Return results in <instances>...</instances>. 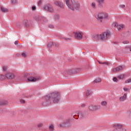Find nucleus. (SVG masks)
I'll use <instances>...</instances> for the list:
<instances>
[{
	"label": "nucleus",
	"mask_w": 131,
	"mask_h": 131,
	"mask_svg": "<svg viewBox=\"0 0 131 131\" xmlns=\"http://www.w3.org/2000/svg\"><path fill=\"white\" fill-rule=\"evenodd\" d=\"M127 95L126 93H124L122 96H121L119 98V101L120 102H124V101H125L126 99H127Z\"/></svg>",
	"instance_id": "obj_16"
},
{
	"label": "nucleus",
	"mask_w": 131,
	"mask_h": 131,
	"mask_svg": "<svg viewBox=\"0 0 131 131\" xmlns=\"http://www.w3.org/2000/svg\"><path fill=\"white\" fill-rule=\"evenodd\" d=\"M5 77L8 79H13V78H15V75L12 73H7Z\"/></svg>",
	"instance_id": "obj_13"
},
{
	"label": "nucleus",
	"mask_w": 131,
	"mask_h": 131,
	"mask_svg": "<svg viewBox=\"0 0 131 131\" xmlns=\"http://www.w3.org/2000/svg\"><path fill=\"white\" fill-rule=\"evenodd\" d=\"M41 126H42V123H40L38 125V127L39 128L40 127H41Z\"/></svg>",
	"instance_id": "obj_42"
},
{
	"label": "nucleus",
	"mask_w": 131,
	"mask_h": 131,
	"mask_svg": "<svg viewBox=\"0 0 131 131\" xmlns=\"http://www.w3.org/2000/svg\"><path fill=\"white\" fill-rule=\"evenodd\" d=\"M123 91H124V92L129 93V89L128 88H123Z\"/></svg>",
	"instance_id": "obj_33"
},
{
	"label": "nucleus",
	"mask_w": 131,
	"mask_h": 131,
	"mask_svg": "<svg viewBox=\"0 0 131 131\" xmlns=\"http://www.w3.org/2000/svg\"><path fill=\"white\" fill-rule=\"evenodd\" d=\"M7 69H8V67H6V66L3 67V70H4V71H7Z\"/></svg>",
	"instance_id": "obj_39"
},
{
	"label": "nucleus",
	"mask_w": 131,
	"mask_h": 131,
	"mask_svg": "<svg viewBox=\"0 0 131 131\" xmlns=\"http://www.w3.org/2000/svg\"><path fill=\"white\" fill-rule=\"evenodd\" d=\"M48 27H49V28H51V29L54 28V25H49L48 26Z\"/></svg>",
	"instance_id": "obj_40"
},
{
	"label": "nucleus",
	"mask_w": 131,
	"mask_h": 131,
	"mask_svg": "<svg viewBox=\"0 0 131 131\" xmlns=\"http://www.w3.org/2000/svg\"><path fill=\"white\" fill-rule=\"evenodd\" d=\"M75 38L78 39V40H81L83 36V32L80 31H75L74 32Z\"/></svg>",
	"instance_id": "obj_8"
},
{
	"label": "nucleus",
	"mask_w": 131,
	"mask_h": 131,
	"mask_svg": "<svg viewBox=\"0 0 131 131\" xmlns=\"http://www.w3.org/2000/svg\"><path fill=\"white\" fill-rule=\"evenodd\" d=\"M125 49H129V51L130 52L131 51V47H125Z\"/></svg>",
	"instance_id": "obj_43"
},
{
	"label": "nucleus",
	"mask_w": 131,
	"mask_h": 131,
	"mask_svg": "<svg viewBox=\"0 0 131 131\" xmlns=\"http://www.w3.org/2000/svg\"><path fill=\"white\" fill-rule=\"evenodd\" d=\"M81 70V69L78 68V69H73L72 70H66V73H63V74L64 75H66L68 74H74L75 73H78Z\"/></svg>",
	"instance_id": "obj_6"
},
{
	"label": "nucleus",
	"mask_w": 131,
	"mask_h": 131,
	"mask_svg": "<svg viewBox=\"0 0 131 131\" xmlns=\"http://www.w3.org/2000/svg\"><path fill=\"white\" fill-rule=\"evenodd\" d=\"M91 95V91L90 90H87L86 91V97H89V96Z\"/></svg>",
	"instance_id": "obj_32"
},
{
	"label": "nucleus",
	"mask_w": 131,
	"mask_h": 131,
	"mask_svg": "<svg viewBox=\"0 0 131 131\" xmlns=\"http://www.w3.org/2000/svg\"><path fill=\"white\" fill-rule=\"evenodd\" d=\"M35 19L36 20V21H39L40 20V18H39V15H37V16L35 17Z\"/></svg>",
	"instance_id": "obj_34"
},
{
	"label": "nucleus",
	"mask_w": 131,
	"mask_h": 131,
	"mask_svg": "<svg viewBox=\"0 0 131 131\" xmlns=\"http://www.w3.org/2000/svg\"><path fill=\"white\" fill-rule=\"evenodd\" d=\"M78 117H80V118H84V117H86V114L85 113L79 112Z\"/></svg>",
	"instance_id": "obj_17"
},
{
	"label": "nucleus",
	"mask_w": 131,
	"mask_h": 131,
	"mask_svg": "<svg viewBox=\"0 0 131 131\" xmlns=\"http://www.w3.org/2000/svg\"><path fill=\"white\" fill-rule=\"evenodd\" d=\"M32 9L33 11H35V10L36 9V7H35V6H33Z\"/></svg>",
	"instance_id": "obj_44"
},
{
	"label": "nucleus",
	"mask_w": 131,
	"mask_h": 131,
	"mask_svg": "<svg viewBox=\"0 0 131 131\" xmlns=\"http://www.w3.org/2000/svg\"><path fill=\"white\" fill-rule=\"evenodd\" d=\"M38 4H39V5L40 4H41V1H39V2H38Z\"/></svg>",
	"instance_id": "obj_49"
},
{
	"label": "nucleus",
	"mask_w": 131,
	"mask_h": 131,
	"mask_svg": "<svg viewBox=\"0 0 131 131\" xmlns=\"http://www.w3.org/2000/svg\"><path fill=\"white\" fill-rule=\"evenodd\" d=\"M93 38L94 40H99V39H100V35L96 34L94 36Z\"/></svg>",
	"instance_id": "obj_20"
},
{
	"label": "nucleus",
	"mask_w": 131,
	"mask_h": 131,
	"mask_svg": "<svg viewBox=\"0 0 131 131\" xmlns=\"http://www.w3.org/2000/svg\"><path fill=\"white\" fill-rule=\"evenodd\" d=\"M14 45H18V41H15L14 42Z\"/></svg>",
	"instance_id": "obj_46"
},
{
	"label": "nucleus",
	"mask_w": 131,
	"mask_h": 131,
	"mask_svg": "<svg viewBox=\"0 0 131 131\" xmlns=\"http://www.w3.org/2000/svg\"><path fill=\"white\" fill-rule=\"evenodd\" d=\"M49 129L50 131H54V125L52 124L50 126H49Z\"/></svg>",
	"instance_id": "obj_26"
},
{
	"label": "nucleus",
	"mask_w": 131,
	"mask_h": 131,
	"mask_svg": "<svg viewBox=\"0 0 131 131\" xmlns=\"http://www.w3.org/2000/svg\"><path fill=\"white\" fill-rule=\"evenodd\" d=\"M107 17H108V16L107 15V14L103 12H100L98 13L97 15V17H96V18L98 19V20H100L101 22H102V20H103V19H105Z\"/></svg>",
	"instance_id": "obj_9"
},
{
	"label": "nucleus",
	"mask_w": 131,
	"mask_h": 131,
	"mask_svg": "<svg viewBox=\"0 0 131 131\" xmlns=\"http://www.w3.org/2000/svg\"><path fill=\"white\" fill-rule=\"evenodd\" d=\"M55 20H59V19H60V16H59V15L55 16Z\"/></svg>",
	"instance_id": "obj_37"
},
{
	"label": "nucleus",
	"mask_w": 131,
	"mask_h": 131,
	"mask_svg": "<svg viewBox=\"0 0 131 131\" xmlns=\"http://www.w3.org/2000/svg\"><path fill=\"white\" fill-rule=\"evenodd\" d=\"M81 106L82 107H85V104H83L81 105Z\"/></svg>",
	"instance_id": "obj_48"
},
{
	"label": "nucleus",
	"mask_w": 131,
	"mask_h": 131,
	"mask_svg": "<svg viewBox=\"0 0 131 131\" xmlns=\"http://www.w3.org/2000/svg\"><path fill=\"white\" fill-rule=\"evenodd\" d=\"M118 78H119L120 79H121V78H122V76H119L118 77Z\"/></svg>",
	"instance_id": "obj_47"
},
{
	"label": "nucleus",
	"mask_w": 131,
	"mask_h": 131,
	"mask_svg": "<svg viewBox=\"0 0 131 131\" xmlns=\"http://www.w3.org/2000/svg\"><path fill=\"white\" fill-rule=\"evenodd\" d=\"M1 10L2 11V12L3 13H6L7 12H8V9H7V8H4V7H1Z\"/></svg>",
	"instance_id": "obj_27"
},
{
	"label": "nucleus",
	"mask_w": 131,
	"mask_h": 131,
	"mask_svg": "<svg viewBox=\"0 0 131 131\" xmlns=\"http://www.w3.org/2000/svg\"><path fill=\"white\" fill-rule=\"evenodd\" d=\"M111 36V33L109 31H107L100 34L99 39L100 40H107L108 38H110Z\"/></svg>",
	"instance_id": "obj_3"
},
{
	"label": "nucleus",
	"mask_w": 131,
	"mask_h": 131,
	"mask_svg": "<svg viewBox=\"0 0 131 131\" xmlns=\"http://www.w3.org/2000/svg\"><path fill=\"white\" fill-rule=\"evenodd\" d=\"M113 81H114L115 82H117V81H118V79L116 77H114Z\"/></svg>",
	"instance_id": "obj_36"
},
{
	"label": "nucleus",
	"mask_w": 131,
	"mask_h": 131,
	"mask_svg": "<svg viewBox=\"0 0 131 131\" xmlns=\"http://www.w3.org/2000/svg\"><path fill=\"white\" fill-rule=\"evenodd\" d=\"M97 2V5L99 8H103L104 7V3L105 0H96Z\"/></svg>",
	"instance_id": "obj_15"
},
{
	"label": "nucleus",
	"mask_w": 131,
	"mask_h": 131,
	"mask_svg": "<svg viewBox=\"0 0 131 131\" xmlns=\"http://www.w3.org/2000/svg\"><path fill=\"white\" fill-rule=\"evenodd\" d=\"M113 26L115 27V28H117L118 30H122V29H123L124 27V25L123 24H121L119 25L117 23H115L113 24Z\"/></svg>",
	"instance_id": "obj_12"
},
{
	"label": "nucleus",
	"mask_w": 131,
	"mask_h": 131,
	"mask_svg": "<svg viewBox=\"0 0 131 131\" xmlns=\"http://www.w3.org/2000/svg\"><path fill=\"white\" fill-rule=\"evenodd\" d=\"M94 82L95 83H99V82H101V79L100 78H97L95 80Z\"/></svg>",
	"instance_id": "obj_31"
},
{
	"label": "nucleus",
	"mask_w": 131,
	"mask_h": 131,
	"mask_svg": "<svg viewBox=\"0 0 131 131\" xmlns=\"http://www.w3.org/2000/svg\"><path fill=\"white\" fill-rule=\"evenodd\" d=\"M101 106H103V107H106L107 106V101H103L101 102Z\"/></svg>",
	"instance_id": "obj_23"
},
{
	"label": "nucleus",
	"mask_w": 131,
	"mask_h": 131,
	"mask_svg": "<svg viewBox=\"0 0 131 131\" xmlns=\"http://www.w3.org/2000/svg\"><path fill=\"white\" fill-rule=\"evenodd\" d=\"M59 38L60 39H63V40H66V41H68V40H70V38L65 37L59 36Z\"/></svg>",
	"instance_id": "obj_21"
},
{
	"label": "nucleus",
	"mask_w": 131,
	"mask_h": 131,
	"mask_svg": "<svg viewBox=\"0 0 131 131\" xmlns=\"http://www.w3.org/2000/svg\"><path fill=\"white\" fill-rule=\"evenodd\" d=\"M131 82V79H128L125 81V83H129Z\"/></svg>",
	"instance_id": "obj_35"
},
{
	"label": "nucleus",
	"mask_w": 131,
	"mask_h": 131,
	"mask_svg": "<svg viewBox=\"0 0 131 131\" xmlns=\"http://www.w3.org/2000/svg\"><path fill=\"white\" fill-rule=\"evenodd\" d=\"M23 77L27 78L28 81H36V80H38L39 79V78H35L32 76V75L29 73H24Z\"/></svg>",
	"instance_id": "obj_5"
},
{
	"label": "nucleus",
	"mask_w": 131,
	"mask_h": 131,
	"mask_svg": "<svg viewBox=\"0 0 131 131\" xmlns=\"http://www.w3.org/2000/svg\"><path fill=\"white\" fill-rule=\"evenodd\" d=\"M124 66H121L113 69V72H119V71H122V70H124Z\"/></svg>",
	"instance_id": "obj_14"
},
{
	"label": "nucleus",
	"mask_w": 131,
	"mask_h": 131,
	"mask_svg": "<svg viewBox=\"0 0 131 131\" xmlns=\"http://www.w3.org/2000/svg\"><path fill=\"white\" fill-rule=\"evenodd\" d=\"M8 104V101L6 100H2L0 101V105H3V106H5V105H7Z\"/></svg>",
	"instance_id": "obj_19"
},
{
	"label": "nucleus",
	"mask_w": 131,
	"mask_h": 131,
	"mask_svg": "<svg viewBox=\"0 0 131 131\" xmlns=\"http://www.w3.org/2000/svg\"><path fill=\"white\" fill-rule=\"evenodd\" d=\"M64 2L69 10L73 11L74 9L76 10H79L80 9L79 3L75 1V0H64Z\"/></svg>",
	"instance_id": "obj_1"
},
{
	"label": "nucleus",
	"mask_w": 131,
	"mask_h": 131,
	"mask_svg": "<svg viewBox=\"0 0 131 131\" xmlns=\"http://www.w3.org/2000/svg\"><path fill=\"white\" fill-rule=\"evenodd\" d=\"M97 62H98L99 64H105L106 65H108V66H110V63H109L108 62L105 61L104 62H101V61L98 60Z\"/></svg>",
	"instance_id": "obj_24"
},
{
	"label": "nucleus",
	"mask_w": 131,
	"mask_h": 131,
	"mask_svg": "<svg viewBox=\"0 0 131 131\" xmlns=\"http://www.w3.org/2000/svg\"><path fill=\"white\" fill-rule=\"evenodd\" d=\"M44 9L49 13H53L54 12V8L52 5L48 4L44 6Z\"/></svg>",
	"instance_id": "obj_11"
},
{
	"label": "nucleus",
	"mask_w": 131,
	"mask_h": 131,
	"mask_svg": "<svg viewBox=\"0 0 131 131\" xmlns=\"http://www.w3.org/2000/svg\"><path fill=\"white\" fill-rule=\"evenodd\" d=\"M123 43L124 45H127V43H129V42L128 41H123Z\"/></svg>",
	"instance_id": "obj_38"
},
{
	"label": "nucleus",
	"mask_w": 131,
	"mask_h": 131,
	"mask_svg": "<svg viewBox=\"0 0 131 131\" xmlns=\"http://www.w3.org/2000/svg\"><path fill=\"white\" fill-rule=\"evenodd\" d=\"M6 79V76L5 75L0 74V80H5Z\"/></svg>",
	"instance_id": "obj_25"
},
{
	"label": "nucleus",
	"mask_w": 131,
	"mask_h": 131,
	"mask_svg": "<svg viewBox=\"0 0 131 131\" xmlns=\"http://www.w3.org/2000/svg\"><path fill=\"white\" fill-rule=\"evenodd\" d=\"M12 5H17L18 4V1L17 0H11Z\"/></svg>",
	"instance_id": "obj_28"
},
{
	"label": "nucleus",
	"mask_w": 131,
	"mask_h": 131,
	"mask_svg": "<svg viewBox=\"0 0 131 131\" xmlns=\"http://www.w3.org/2000/svg\"><path fill=\"white\" fill-rule=\"evenodd\" d=\"M59 125L60 127H70L72 124L70 123V119H68L62 124H59Z\"/></svg>",
	"instance_id": "obj_7"
},
{
	"label": "nucleus",
	"mask_w": 131,
	"mask_h": 131,
	"mask_svg": "<svg viewBox=\"0 0 131 131\" xmlns=\"http://www.w3.org/2000/svg\"><path fill=\"white\" fill-rule=\"evenodd\" d=\"M50 100L53 101V103H58L60 102V99L61 97V94L59 92H54L51 93L50 94L48 95Z\"/></svg>",
	"instance_id": "obj_2"
},
{
	"label": "nucleus",
	"mask_w": 131,
	"mask_h": 131,
	"mask_svg": "<svg viewBox=\"0 0 131 131\" xmlns=\"http://www.w3.org/2000/svg\"><path fill=\"white\" fill-rule=\"evenodd\" d=\"M91 8L93 9H97V6L96 5V3L95 2H93L91 4Z\"/></svg>",
	"instance_id": "obj_22"
},
{
	"label": "nucleus",
	"mask_w": 131,
	"mask_h": 131,
	"mask_svg": "<svg viewBox=\"0 0 131 131\" xmlns=\"http://www.w3.org/2000/svg\"><path fill=\"white\" fill-rule=\"evenodd\" d=\"M20 103H21L22 104H24V103H25V100H21L20 101Z\"/></svg>",
	"instance_id": "obj_45"
},
{
	"label": "nucleus",
	"mask_w": 131,
	"mask_h": 131,
	"mask_svg": "<svg viewBox=\"0 0 131 131\" xmlns=\"http://www.w3.org/2000/svg\"><path fill=\"white\" fill-rule=\"evenodd\" d=\"M55 5L56 6H58V7H60V8H64V5H63V3H61L60 2H55Z\"/></svg>",
	"instance_id": "obj_18"
},
{
	"label": "nucleus",
	"mask_w": 131,
	"mask_h": 131,
	"mask_svg": "<svg viewBox=\"0 0 131 131\" xmlns=\"http://www.w3.org/2000/svg\"><path fill=\"white\" fill-rule=\"evenodd\" d=\"M50 104H51V99L49 95L45 96L42 98V105L43 106L48 107V106H50Z\"/></svg>",
	"instance_id": "obj_4"
},
{
	"label": "nucleus",
	"mask_w": 131,
	"mask_h": 131,
	"mask_svg": "<svg viewBox=\"0 0 131 131\" xmlns=\"http://www.w3.org/2000/svg\"><path fill=\"white\" fill-rule=\"evenodd\" d=\"M47 46L48 48H52V47L54 46V43L51 41L49 43V44Z\"/></svg>",
	"instance_id": "obj_30"
},
{
	"label": "nucleus",
	"mask_w": 131,
	"mask_h": 131,
	"mask_svg": "<svg viewBox=\"0 0 131 131\" xmlns=\"http://www.w3.org/2000/svg\"><path fill=\"white\" fill-rule=\"evenodd\" d=\"M88 109L91 112H94V111H97L99 110V109H100V106L93 104H90L88 106Z\"/></svg>",
	"instance_id": "obj_10"
},
{
	"label": "nucleus",
	"mask_w": 131,
	"mask_h": 131,
	"mask_svg": "<svg viewBox=\"0 0 131 131\" xmlns=\"http://www.w3.org/2000/svg\"><path fill=\"white\" fill-rule=\"evenodd\" d=\"M21 56L22 57H23L24 58H26V57H27V56H28V54L27 53H25V52H23L21 54Z\"/></svg>",
	"instance_id": "obj_29"
},
{
	"label": "nucleus",
	"mask_w": 131,
	"mask_h": 131,
	"mask_svg": "<svg viewBox=\"0 0 131 131\" xmlns=\"http://www.w3.org/2000/svg\"><path fill=\"white\" fill-rule=\"evenodd\" d=\"M120 8H122V9H124V8H125V5H120Z\"/></svg>",
	"instance_id": "obj_41"
}]
</instances>
